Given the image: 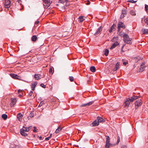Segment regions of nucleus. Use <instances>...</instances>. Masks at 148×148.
<instances>
[{
  "instance_id": "obj_1",
  "label": "nucleus",
  "mask_w": 148,
  "mask_h": 148,
  "mask_svg": "<svg viewBox=\"0 0 148 148\" xmlns=\"http://www.w3.org/2000/svg\"><path fill=\"white\" fill-rule=\"evenodd\" d=\"M139 96H134L131 97V99L128 98L127 99L125 102V107H127L129 105L130 102H132L134 100L137 99Z\"/></svg>"
},
{
  "instance_id": "obj_2",
  "label": "nucleus",
  "mask_w": 148,
  "mask_h": 148,
  "mask_svg": "<svg viewBox=\"0 0 148 148\" xmlns=\"http://www.w3.org/2000/svg\"><path fill=\"white\" fill-rule=\"evenodd\" d=\"M123 41L126 43L131 45L132 44L131 42L132 39L129 38V36L127 34H125L123 36Z\"/></svg>"
},
{
  "instance_id": "obj_3",
  "label": "nucleus",
  "mask_w": 148,
  "mask_h": 148,
  "mask_svg": "<svg viewBox=\"0 0 148 148\" xmlns=\"http://www.w3.org/2000/svg\"><path fill=\"white\" fill-rule=\"evenodd\" d=\"M43 5L45 8H47L52 2L50 0H43Z\"/></svg>"
},
{
  "instance_id": "obj_4",
  "label": "nucleus",
  "mask_w": 148,
  "mask_h": 148,
  "mask_svg": "<svg viewBox=\"0 0 148 148\" xmlns=\"http://www.w3.org/2000/svg\"><path fill=\"white\" fill-rule=\"evenodd\" d=\"M106 148H108L111 145V144L110 143V138L108 136H106Z\"/></svg>"
},
{
  "instance_id": "obj_5",
  "label": "nucleus",
  "mask_w": 148,
  "mask_h": 148,
  "mask_svg": "<svg viewBox=\"0 0 148 148\" xmlns=\"http://www.w3.org/2000/svg\"><path fill=\"white\" fill-rule=\"evenodd\" d=\"M142 104V101L141 99H138L136 100L135 103V107L136 109H137L138 107Z\"/></svg>"
},
{
  "instance_id": "obj_6",
  "label": "nucleus",
  "mask_w": 148,
  "mask_h": 148,
  "mask_svg": "<svg viewBox=\"0 0 148 148\" xmlns=\"http://www.w3.org/2000/svg\"><path fill=\"white\" fill-rule=\"evenodd\" d=\"M4 4L5 7L6 8H8L10 6L11 1L9 0H5Z\"/></svg>"
},
{
  "instance_id": "obj_7",
  "label": "nucleus",
  "mask_w": 148,
  "mask_h": 148,
  "mask_svg": "<svg viewBox=\"0 0 148 148\" xmlns=\"http://www.w3.org/2000/svg\"><path fill=\"white\" fill-rule=\"evenodd\" d=\"M102 27L101 26H100L99 28L97 29L96 32L94 33V35H97L99 34L100 32L102 31Z\"/></svg>"
},
{
  "instance_id": "obj_8",
  "label": "nucleus",
  "mask_w": 148,
  "mask_h": 148,
  "mask_svg": "<svg viewBox=\"0 0 148 148\" xmlns=\"http://www.w3.org/2000/svg\"><path fill=\"white\" fill-rule=\"evenodd\" d=\"M99 124V123L97 120L94 121L91 124V126H92L95 127L98 126Z\"/></svg>"
},
{
  "instance_id": "obj_9",
  "label": "nucleus",
  "mask_w": 148,
  "mask_h": 148,
  "mask_svg": "<svg viewBox=\"0 0 148 148\" xmlns=\"http://www.w3.org/2000/svg\"><path fill=\"white\" fill-rule=\"evenodd\" d=\"M38 82H35L33 83H32L31 85L32 90L33 91L35 90V88L36 86L37 85Z\"/></svg>"
},
{
  "instance_id": "obj_10",
  "label": "nucleus",
  "mask_w": 148,
  "mask_h": 148,
  "mask_svg": "<svg viewBox=\"0 0 148 148\" xmlns=\"http://www.w3.org/2000/svg\"><path fill=\"white\" fill-rule=\"evenodd\" d=\"M118 26L119 27H120V28L121 27L124 29H125V27L124 23L122 22H119Z\"/></svg>"
},
{
  "instance_id": "obj_11",
  "label": "nucleus",
  "mask_w": 148,
  "mask_h": 148,
  "mask_svg": "<svg viewBox=\"0 0 148 148\" xmlns=\"http://www.w3.org/2000/svg\"><path fill=\"white\" fill-rule=\"evenodd\" d=\"M10 76L13 78L16 79H19L18 77L19 76L15 74L14 73H10Z\"/></svg>"
},
{
  "instance_id": "obj_12",
  "label": "nucleus",
  "mask_w": 148,
  "mask_h": 148,
  "mask_svg": "<svg viewBox=\"0 0 148 148\" xmlns=\"http://www.w3.org/2000/svg\"><path fill=\"white\" fill-rule=\"evenodd\" d=\"M94 103V102L93 101H90L89 102L87 103L86 104H82L81 105V107H85L86 106H89L90 105H91L93 104Z\"/></svg>"
},
{
  "instance_id": "obj_13",
  "label": "nucleus",
  "mask_w": 148,
  "mask_h": 148,
  "mask_svg": "<svg viewBox=\"0 0 148 148\" xmlns=\"http://www.w3.org/2000/svg\"><path fill=\"white\" fill-rule=\"evenodd\" d=\"M119 43L117 42H115L110 47L111 49H112L115 48L117 46L119 45Z\"/></svg>"
},
{
  "instance_id": "obj_14",
  "label": "nucleus",
  "mask_w": 148,
  "mask_h": 148,
  "mask_svg": "<svg viewBox=\"0 0 148 148\" xmlns=\"http://www.w3.org/2000/svg\"><path fill=\"white\" fill-rule=\"evenodd\" d=\"M119 63L117 62L115 65V66H114V68L113 69V71H116V70H117V69L119 68Z\"/></svg>"
},
{
  "instance_id": "obj_15",
  "label": "nucleus",
  "mask_w": 148,
  "mask_h": 148,
  "mask_svg": "<svg viewBox=\"0 0 148 148\" xmlns=\"http://www.w3.org/2000/svg\"><path fill=\"white\" fill-rule=\"evenodd\" d=\"M11 107H12L14 106L15 104L16 103V99L15 98H12L11 99Z\"/></svg>"
},
{
  "instance_id": "obj_16",
  "label": "nucleus",
  "mask_w": 148,
  "mask_h": 148,
  "mask_svg": "<svg viewBox=\"0 0 148 148\" xmlns=\"http://www.w3.org/2000/svg\"><path fill=\"white\" fill-rule=\"evenodd\" d=\"M17 116L18 121H21L23 117L22 114L21 113H19L17 114Z\"/></svg>"
},
{
  "instance_id": "obj_17",
  "label": "nucleus",
  "mask_w": 148,
  "mask_h": 148,
  "mask_svg": "<svg viewBox=\"0 0 148 148\" xmlns=\"http://www.w3.org/2000/svg\"><path fill=\"white\" fill-rule=\"evenodd\" d=\"M24 130L23 129H21L20 130V132L21 135L23 136H27V134L25 132Z\"/></svg>"
},
{
  "instance_id": "obj_18",
  "label": "nucleus",
  "mask_w": 148,
  "mask_h": 148,
  "mask_svg": "<svg viewBox=\"0 0 148 148\" xmlns=\"http://www.w3.org/2000/svg\"><path fill=\"white\" fill-rule=\"evenodd\" d=\"M141 31L143 34H148V29L143 28L142 29Z\"/></svg>"
},
{
  "instance_id": "obj_19",
  "label": "nucleus",
  "mask_w": 148,
  "mask_h": 148,
  "mask_svg": "<svg viewBox=\"0 0 148 148\" xmlns=\"http://www.w3.org/2000/svg\"><path fill=\"white\" fill-rule=\"evenodd\" d=\"M62 129V128H61L60 126H59L58 128L56 129L55 131L56 133H59Z\"/></svg>"
},
{
  "instance_id": "obj_20",
  "label": "nucleus",
  "mask_w": 148,
  "mask_h": 148,
  "mask_svg": "<svg viewBox=\"0 0 148 148\" xmlns=\"http://www.w3.org/2000/svg\"><path fill=\"white\" fill-rule=\"evenodd\" d=\"M37 39V37L36 35L33 36L31 38L33 42L36 41Z\"/></svg>"
},
{
  "instance_id": "obj_21",
  "label": "nucleus",
  "mask_w": 148,
  "mask_h": 148,
  "mask_svg": "<svg viewBox=\"0 0 148 148\" xmlns=\"http://www.w3.org/2000/svg\"><path fill=\"white\" fill-rule=\"evenodd\" d=\"M97 120L99 123L103 122L104 121L103 119L101 117H98L97 118Z\"/></svg>"
},
{
  "instance_id": "obj_22",
  "label": "nucleus",
  "mask_w": 148,
  "mask_h": 148,
  "mask_svg": "<svg viewBox=\"0 0 148 148\" xmlns=\"http://www.w3.org/2000/svg\"><path fill=\"white\" fill-rule=\"evenodd\" d=\"M79 21V22L81 23L82 22L85 20L84 18V17L83 16H80L78 18Z\"/></svg>"
},
{
  "instance_id": "obj_23",
  "label": "nucleus",
  "mask_w": 148,
  "mask_h": 148,
  "mask_svg": "<svg viewBox=\"0 0 148 148\" xmlns=\"http://www.w3.org/2000/svg\"><path fill=\"white\" fill-rule=\"evenodd\" d=\"M39 74H36L34 75V78L36 80H38L40 79Z\"/></svg>"
},
{
  "instance_id": "obj_24",
  "label": "nucleus",
  "mask_w": 148,
  "mask_h": 148,
  "mask_svg": "<svg viewBox=\"0 0 148 148\" xmlns=\"http://www.w3.org/2000/svg\"><path fill=\"white\" fill-rule=\"evenodd\" d=\"M145 68V66L141 64V65L140 67V71L141 72L143 71Z\"/></svg>"
},
{
  "instance_id": "obj_25",
  "label": "nucleus",
  "mask_w": 148,
  "mask_h": 148,
  "mask_svg": "<svg viewBox=\"0 0 148 148\" xmlns=\"http://www.w3.org/2000/svg\"><path fill=\"white\" fill-rule=\"evenodd\" d=\"M90 69L91 71L92 72H94L96 71L95 67L94 66H91Z\"/></svg>"
},
{
  "instance_id": "obj_26",
  "label": "nucleus",
  "mask_w": 148,
  "mask_h": 148,
  "mask_svg": "<svg viewBox=\"0 0 148 148\" xmlns=\"http://www.w3.org/2000/svg\"><path fill=\"white\" fill-rule=\"evenodd\" d=\"M114 24L110 28V29L109 30V32L110 33L112 32L113 30H114Z\"/></svg>"
},
{
  "instance_id": "obj_27",
  "label": "nucleus",
  "mask_w": 148,
  "mask_h": 148,
  "mask_svg": "<svg viewBox=\"0 0 148 148\" xmlns=\"http://www.w3.org/2000/svg\"><path fill=\"white\" fill-rule=\"evenodd\" d=\"M8 117V116L5 114H3L2 115V117L3 119L4 120H6Z\"/></svg>"
},
{
  "instance_id": "obj_28",
  "label": "nucleus",
  "mask_w": 148,
  "mask_h": 148,
  "mask_svg": "<svg viewBox=\"0 0 148 148\" xmlns=\"http://www.w3.org/2000/svg\"><path fill=\"white\" fill-rule=\"evenodd\" d=\"M130 12V14L132 15L135 16L136 14L134 10H131Z\"/></svg>"
},
{
  "instance_id": "obj_29",
  "label": "nucleus",
  "mask_w": 148,
  "mask_h": 148,
  "mask_svg": "<svg viewBox=\"0 0 148 148\" xmlns=\"http://www.w3.org/2000/svg\"><path fill=\"white\" fill-rule=\"evenodd\" d=\"M104 54L106 56H107L108 54L109 51L108 49H106L104 51Z\"/></svg>"
},
{
  "instance_id": "obj_30",
  "label": "nucleus",
  "mask_w": 148,
  "mask_h": 148,
  "mask_svg": "<svg viewBox=\"0 0 148 148\" xmlns=\"http://www.w3.org/2000/svg\"><path fill=\"white\" fill-rule=\"evenodd\" d=\"M21 129H23L24 130V131L26 132H28L29 131V129H28V128L25 127L24 126H23Z\"/></svg>"
},
{
  "instance_id": "obj_31",
  "label": "nucleus",
  "mask_w": 148,
  "mask_h": 148,
  "mask_svg": "<svg viewBox=\"0 0 148 148\" xmlns=\"http://www.w3.org/2000/svg\"><path fill=\"white\" fill-rule=\"evenodd\" d=\"M67 1V0H59L58 3H63Z\"/></svg>"
},
{
  "instance_id": "obj_32",
  "label": "nucleus",
  "mask_w": 148,
  "mask_h": 148,
  "mask_svg": "<svg viewBox=\"0 0 148 148\" xmlns=\"http://www.w3.org/2000/svg\"><path fill=\"white\" fill-rule=\"evenodd\" d=\"M122 14H123L126 15L127 12L126 10L125 9H123L122 10Z\"/></svg>"
},
{
  "instance_id": "obj_33",
  "label": "nucleus",
  "mask_w": 148,
  "mask_h": 148,
  "mask_svg": "<svg viewBox=\"0 0 148 148\" xmlns=\"http://www.w3.org/2000/svg\"><path fill=\"white\" fill-rule=\"evenodd\" d=\"M144 21L148 25V17L145 18L144 20Z\"/></svg>"
},
{
  "instance_id": "obj_34",
  "label": "nucleus",
  "mask_w": 148,
  "mask_h": 148,
  "mask_svg": "<svg viewBox=\"0 0 148 148\" xmlns=\"http://www.w3.org/2000/svg\"><path fill=\"white\" fill-rule=\"evenodd\" d=\"M62 34L60 33H58L55 36H57L58 38L61 37L62 36Z\"/></svg>"
},
{
  "instance_id": "obj_35",
  "label": "nucleus",
  "mask_w": 148,
  "mask_h": 148,
  "mask_svg": "<svg viewBox=\"0 0 148 148\" xmlns=\"http://www.w3.org/2000/svg\"><path fill=\"white\" fill-rule=\"evenodd\" d=\"M69 79L71 82H73L74 81V77L72 76H70L69 77Z\"/></svg>"
},
{
  "instance_id": "obj_36",
  "label": "nucleus",
  "mask_w": 148,
  "mask_h": 148,
  "mask_svg": "<svg viewBox=\"0 0 148 148\" xmlns=\"http://www.w3.org/2000/svg\"><path fill=\"white\" fill-rule=\"evenodd\" d=\"M33 92L32 91H31L28 94V96L29 97H32L33 94Z\"/></svg>"
},
{
  "instance_id": "obj_37",
  "label": "nucleus",
  "mask_w": 148,
  "mask_h": 148,
  "mask_svg": "<svg viewBox=\"0 0 148 148\" xmlns=\"http://www.w3.org/2000/svg\"><path fill=\"white\" fill-rule=\"evenodd\" d=\"M53 70L52 68H50L49 70V73H53Z\"/></svg>"
},
{
  "instance_id": "obj_38",
  "label": "nucleus",
  "mask_w": 148,
  "mask_h": 148,
  "mask_svg": "<svg viewBox=\"0 0 148 148\" xmlns=\"http://www.w3.org/2000/svg\"><path fill=\"white\" fill-rule=\"evenodd\" d=\"M120 141V138L119 136H118L117 137V140L116 144H118Z\"/></svg>"
},
{
  "instance_id": "obj_39",
  "label": "nucleus",
  "mask_w": 148,
  "mask_h": 148,
  "mask_svg": "<svg viewBox=\"0 0 148 148\" xmlns=\"http://www.w3.org/2000/svg\"><path fill=\"white\" fill-rule=\"evenodd\" d=\"M145 9L146 11H147V10H148V5L146 4L145 5Z\"/></svg>"
},
{
  "instance_id": "obj_40",
  "label": "nucleus",
  "mask_w": 148,
  "mask_h": 148,
  "mask_svg": "<svg viewBox=\"0 0 148 148\" xmlns=\"http://www.w3.org/2000/svg\"><path fill=\"white\" fill-rule=\"evenodd\" d=\"M90 2L89 1H87L86 2H85V3L87 5H89L90 4Z\"/></svg>"
},
{
  "instance_id": "obj_41",
  "label": "nucleus",
  "mask_w": 148,
  "mask_h": 148,
  "mask_svg": "<svg viewBox=\"0 0 148 148\" xmlns=\"http://www.w3.org/2000/svg\"><path fill=\"white\" fill-rule=\"evenodd\" d=\"M29 116L31 118L33 117L34 116V113L32 112H31Z\"/></svg>"
},
{
  "instance_id": "obj_42",
  "label": "nucleus",
  "mask_w": 148,
  "mask_h": 148,
  "mask_svg": "<svg viewBox=\"0 0 148 148\" xmlns=\"http://www.w3.org/2000/svg\"><path fill=\"white\" fill-rule=\"evenodd\" d=\"M18 3L20 4L21 6H23V5L21 3L22 1L21 0H18Z\"/></svg>"
},
{
  "instance_id": "obj_43",
  "label": "nucleus",
  "mask_w": 148,
  "mask_h": 148,
  "mask_svg": "<svg viewBox=\"0 0 148 148\" xmlns=\"http://www.w3.org/2000/svg\"><path fill=\"white\" fill-rule=\"evenodd\" d=\"M124 17H125V15L122 14L120 16V18H123Z\"/></svg>"
},
{
  "instance_id": "obj_44",
  "label": "nucleus",
  "mask_w": 148,
  "mask_h": 148,
  "mask_svg": "<svg viewBox=\"0 0 148 148\" xmlns=\"http://www.w3.org/2000/svg\"><path fill=\"white\" fill-rule=\"evenodd\" d=\"M40 86L41 87H42L43 88H46V86H45L44 84H40Z\"/></svg>"
},
{
  "instance_id": "obj_45",
  "label": "nucleus",
  "mask_w": 148,
  "mask_h": 148,
  "mask_svg": "<svg viewBox=\"0 0 148 148\" xmlns=\"http://www.w3.org/2000/svg\"><path fill=\"white\" fill-rule=\"evenodd\" d=\"M43 104V102L42 101V102H40V103L38 106V107H39L41 106H42V105Z\"/></svg>"
},
{
  "instance_id": "obj_46",
  "label": "nucleus",
  "mask_w": 148,
  "mask_h": 148,
  "mask_svg": "<svg viewBox=\"0 0 148 148\" xmlns=\"http://www.w3.org/2000/svg\"><path fill=\"white\" fill-rule=\"evenodd\" d=\"M34 129L33 130V132H37V129H36V127H34Z\"/></svg>"
},
{
  "instance_id": "obj_47",
  "label": "nucleus",
  "mask_w": 148,
  "mask_h": 148,
  "mask_svg": "<svg viewBox=\"0 0 148 148\" xmlns=\"http://www.w3.org/2000/svg\"><path fill=\"white\" fill-rule=\"evenodd\" d=\"M128 63L127 62H123V64L125 66Z\"/></svg>"
},
{
  "instance_id": "obj_48",
  "label": "nucleus",
  "mask_w": 148,
  "mask_h": 148,
  "mask_svg": "<svg viewBox=\"0 0 148 148\" xmlns=\"http://www.w3.org/2000/svg\"><path fill=\"white\" fill-rule=\"evenodd\" d=\"M134 59L135 60H136V61H135V62H137L138 60V59L136 57L134 58Z\"/></svg>"
},
{
  "instance_id": "obj_49",
  "label": "nucleus",
  "mask_w": 148,
  "mask_h": 148,
  "mask_svg": "<svg viewBox=\"0 0 148 148\" xmlns=\"http://www.w3.org/2000/svg\"><path fill=\"white\" fill-rule=\"evenodd\" d=\"M23 93H22L21 94H20L18 96V97H22V95H23Z\"/></svg>"
},
{
  "instance_id": "obj_50",
  "label": "nucleus",
  "mask_w": 148,
  "mask_h": 148,
  "mask_svg": "<svg viewBox=\"0 0 148 148\" xmlns=\"http://www.w3.org/2000/svg\"><path fill=\"white\" fill-rule=\"evenodd\" d=\"M130 1V2H131V3H134L136 2V1H134V0H130V1Z\"/></svg>"
},
{
  "instance_id": "obj_51",
  "label": "nucleus",
  "mask_w": 148,
  "mask_h": 148,
  "mask_svg": "<svg viewBox=\"0 0 148 148\" xmlns=\"http://www.w3.org/2000/svg\"><path fill=\"white\" fill-rule=\"evenodd\" d=\"M50 138V137H47V138H46L45 139L46 140H49Z\"/></svg>"
},
{
  "instance_id": "obj_52",
  "label": "nucleus",
  "mask_w": 148,
  "mask_h": 148,
  "mask_svg": "<svg viewBox=\"0 0 148 148\" xmlns=\"http://www.w3.org/2000/svg\"><path fill=\"white\" fill-rule=\"evenodd\" d=\"M127 147L125 145H123L121 147V148H127Z\"/></svg>"
},
{
  "instance_id": "obj_53",
  "label": "nucleus",
  "mask_w": 148,
  "mask_h": 148,
  "mask_svg": "<svg viewBox=\"0 0 148 148\" xmlns=\"http://www.w3.org/2000/svg\"><path fill=\"white\" fill-rule=\"evenodd\" d=\"M28 128V129H29V131L32 128V126H29Z\"/></svg>"
},
{
  "instance_id": "obj_54",
  "label": "nucleus",
  "mask_w": 148,
  "mask_h": 148,
  "mask_svg": "<svg viewBox=\"0 0 148 148\" xmlns=\"http://www.w3.org/2000/svg\"><path fill=\"white\" fill-rule=\"evenodd\" d=\"M39 23V21H37L35 22V24H38Z\"/></svg>"
},
{
  "instance_id": "obj_55",
  "label": "nucleus",
  "mask_w": 148,
  "mask_h": 148,
  "mask_svg": "<svg viewBox=\"0 0 148 148\" xmlns=\"http://www.w3.org/2000/svg\"><path fill=\"white\" fill-rule=\"evenodd\" d=\"M120 27H119L118 26V32H120Z\"/></svg>"
},
{
  "instance_id": "obj_56",
  "label": "nucleus",
  "mask_w": 148,
  "mask_h": 148,
  "mask_svg": "<svg viewBox=\"0 0 148 148\" xmlns=\"http://www.w3.org/2000/svg\"><path fill=\"white\" fill-rule=\"evenodd\" d=\"M125 46V44L123 45L121 47V49H123V48H124V47Z\"/></svg>"
},
{
  "instance_id": "obj_57",
  "label": "nucleus",
  "mask_w": 148,
  "mask_h": 148,
  "mask_svg": "<svg viewBox=\"0 0 148 148\" xmlns=\"http://www.w3.org/2000/svg\"><path fill=\"white\" fill-rule=\"evenodd\" d=\"M21 90H18V94H19V93L21 92Z\"/></svg>"
},
{
  "instance_id": "obj_58",
  "label": "nucleus",
  "mask_w": 148,
  "mask_h": 148,
  "mask_svg": "<svg viewBox=\"0 0 148 148\" xmlns=\"http://www.w3.org/2000/svg\"><path fill=\"white\" fill-rule=\"evenodd\" d=\"M42 137L41 136H40L39 137L40 140H42Z\"/></svg>"
},
{
  "instance_id": "obj_59",
  "label": "nucleus",
  "mask_w": 148,
  "mask_h": 148,
  "mask_svg": "<svg viewBox=\"0 0 148 148\" xmlns=\"http://www.w3.org/2000/svg\"><path fill=\"white\" fill-rule=\"evenodd\" d=\"M52 134H50V136H49V137H50V138L52 136Z\"/></svg>"
},
{
  "instance_id": "obj_60",
  "label": "nucleus",
  "mask_w": 148,
  "mask_h": 148,
  "mask_svg": "<svg viewBox=\"0 0 148 148\" xmlns=\"http://www.w3.org/2000/svg\"><path fill=\"white\" fill-rule=\"evenodd\" d=\"M121 52H124V51L123 50V49H121Z\"/></svg>"
},
{
  "instance_id": "obj_61",
  "label": "nucleus",
  "mask_w": 148,
  "mask_h": 148,
  "mask_svg": "<svg viewBox=\"0 0 148 148\" xmlns=\"http://www.w3.org/2000/svg\"><path fill=\"white\" fill-rule=\"evenodd\" d=\"M63 9H65V7H63Z\"/></svg>"
},
{
  "instance_id": "obj_62",
  "label": "nucleus",
  "mask_w": 148,
  "mask_h": 148,
  "mask_svg": "<svg viewBox=\"0 0 148 148\" xmlns=\"http://www.w3.org/2000/svg\"><path fill=\"white\" fill-rule=\"evenodd\" d=\"M56 5H57V6H58V4H56Z\"/></svg>"
},
{
  "instance_id": "obj_63",
  "label": "nucleus",
  "mask_w": 148,
  "mask_h": 148,
  "mask_svg": "<svg viewBox=\"0 0 148 148\" xmlns=\"http://www.w3.org/2000/svg\"><path fill=\"white\" fill-rule=\"evenodd\" d=\"M35 135H34V137H35Z\"/></svg>"
},
{
  "instance_id": "obj_64",
  "label": "nucleus",
  "mask_w": 148,
  "mask_h": 148,
  "mask_svg": "<svg viewBox=\"0 0 148 148\" xmlns=\"http://www.w3.org/2000/svg\"><path fill=\"white\" fill-rule=\"evenodd\" d=\"M10 148H14V147H11Z\"/></svg>"
}]
</instances>
